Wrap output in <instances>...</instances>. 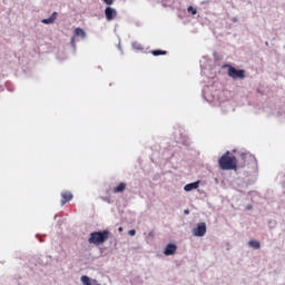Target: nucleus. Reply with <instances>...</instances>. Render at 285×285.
Here are the masks:
<instances>
[{"instance_id":"1","label":"nucleus","mask_w":285,"mask_h":285,"mask_svg":"<svg viewBox=\"0 0 285 285\" xmlns=\"http://www.w3.org/2000/svg\"><path fill=\"white\" fill-rule=\"evenodd\" d=\"M220 170H237V158L230 156V151H226L218 160Z\"/></svg>"},{"instance_id":"2","label":"nucleus","mask_w":285,"mask_h":285,"mask_svg":"<svg viewBox=\"0 0 285 285\" xmlns=\"http://www.w3.org/2000/svg\"><path fill=\"white\" fill-rule=\"evenodd\" d=\"M110 239V230L104 229L100 232H92L89 235L88 243L94 244L95 246H101V244H106Z\"/></svg>"},{"instance_id":"3","label":"nucleus","mask_w":285,"mask_h":285,"mask_svg":"<svg viewBox=\"0 0 285 285\" xmlns=\"http://www.w3.org/2000/svg\"><path fill=\"white\" fill-rule=\"evenodd\" d=\"M226 68H228L227 75L232 79H246V71L244 69H236L230 65H226Z\"/></svg>"},{"instance_id":"4","label":"nucleus","mask_w":285,"mask_h":285,"mask_svg":"<svg viewBox=\"0 0 285 285\" xmlns=\"http://www.w3.org/2000/svg\"><path fill=\"white\" fill-rule=\"evenodd\" d=\"M206 235V223H198L197 227L193 229L194 237H204Z\"/></svg>"},{"instance_id":"5","label":"nucleus","mask_w":285,"mask_h":285,"mask_svg":"<svg viewBox=\"0 0 285 285\" xmlns=\"http://www.w3.org/2000/svg\"><path fill=\"white\" fill-rule=\"evenodd\" d=\"M240 161V167L244 168V166H248L250 163L255 161V156L249 153L242 154Z\"/></svg>"},{"instance_id":"6","label":"nucleus","mask_w":285,"mask_h":285,"mask_svg":"<svg viewBox=\"0 0 285 285\" xmlns=\"http://www.w3.org/2000/svg\"><path fill=\"white\" fill-rule=\"evenodd\" d=\"M117 9L112 7H107L105 9V17L107 21H115V19H117Z\"/></svg>"},{"instance_id":"7","label":"nucleus","mask_w":285,"mask_h":285,"mask_svg":"<svg viewBox=\"0 0 285 285\" xmlns=\"http://www.w3.org/2000/svg\"><path fill=\"white\" fill-rule=\"evenodd\" d=\"M61 206H66V204H68V202H72V193L70 191H62L61 193Z\"/></svg>"},{"instance_id":"8","label":"nucleus","mask_w":285,"mask_h":285,"mask_svg":"<svg viewBox=\"0 0 285 285\" xmlns=\"http://www.w3.org/2000/svg\"><path fill=\"white\" fill-rule=\"evenodd\" d=\"M175 253H177V245L168 244L165 247L164 255H166L167 257L170 256V255H175Z\"/></svg>"},{"instance_id":"9","label":"nucleus","mask_w":285,"mask_h":285,"mask_svg":"<svg viewBox=\"0 0 285 285\" xmlns=\"http://www.w3.org/2000/svg\"><path fill=\"white\" fill-rule=\"evenodd\" d=\"M199 188V181L190 183L185 185L184 190L186 193H190V190H197Z\"/></svg>"},{"instance_id":"10","label":"nucleus","mask_w":285,"mask_h":285,"mask_svg":"<svg viewBox=\"0 0 285 285\" xmlns=\"http://www.w3.org/2000/svg\"><path fill=\"white\" fill-rule=\"evenodd\" d=\"M53 21H57V12L56 11L48 19H42L41 23L49 26Z\"/></svg>"},{"instance_id":"11","label":"nucleus","mask_w":285,"mask_h":285,"mask_svg":"<svg viewBox=\"0 0 285 285\" xmlns=\"http://www.w3.org/2000/svg\"><path fill=\"white\" fill-rule=\"evenodd\" d=\"M248 246H250L255 250H259V248H262V245L257 240H249Z\"/></svg>"},{"instance_id":"12","label":"nucleus","mask_w":285,"mask_h":285,"mask_svg":"<svg viewBox=\"0 0 285 285\" xmlns=\"http://www.w3.org/2000/svg\"><path fill=\"white\" fill-rule=\"evenodd\" d=\"M75 35H76V37H81L82 39H86V31L81 28H76Z\"/></svg>"},{"instance_id":"13","label":"nucleus","mask_w":285,"mask_h":285,"mask_svg":"<svg viewBox=\"0 0 285 285\" xmlns=\"http://www.w3.org/2000/svg\"><path fill=\"white\" fill-rule=\"evenodd\" d=\"M126 190V183H119V185L114 188V193H124Z\"/></svg>"},{"instance_id":"14","label":"nucleus","mask_w":285,"mask_h":285,"mask_svg":"<svg viewBox=\"0 0 285 285\" xmlns=\"http://www.w3.org/2000/svg\"><path fill=\"white\" fill-rule=\"evenodd\" d=\"M151 55H154V57H159L161 55H168V51H164V50L157 49V50H153Z\"/></svg>"},{"instance_id":"15","label":"nucleus","mask_w":285,"mask_h":285,"mask_svg":"<svg viewBox=\"0 0 285 285\" xmlns=\"http://www.w3.org/2000/svg\"><path fill=\"white\" fill-rule=\"evenodd\" d=\"M187 12H191V14H197V9H195L193 6H189L187 8Z\"/></svg>"},{"instance_id":"16","label":"nucleus","mask_w":285,"mask_h":285,"mask_svg":"<svg viewBox=\"0 0 285 285\" xmlns=\"http://www.w3.org/2000/svg\"><path fill=\"white\" fill-rule=\"evenodd\" d=\"M104 3H106L107 6H112L115 3V0H102Z\"/></svg>"},{"instance_id":"17","label":"nucleus","mask_w":285,"mask_h":285,"mask_svg":"<svg viewBox=\"0 0 285 285\" xmlns=\"http://www.w3.org/2000/svg\"><path fill=\"white\" fill-rule=\"evenodd\" d=\"M128 235H130V237H135V235H137V232L135 229H131L128 232Z\"/></svg>"},{"instance_id":"18","label":"nucleus","mask_w":285,"mask_h":285,"mask_svg":"<svg viewBox=\"0 0 285 285\" xmlns=\"http://www.w3.org/2000/svg\"><path fill=\"white\" fill-rule=\"evenodd\" d=\"M184 214H185V215H190V210L185 209V210H184Z\"/></svg>"},{"instance_id":"19","label":"nucleus","mask_w":285,"mask_h":285,"mask_svg":"<svg viewBox=\"0 0 285 285\" xmlns=\"http://www.w3.org/2000/svg\"><path fill=\"white\" fill-rule=\"evenodd\" d=\"M71 43L75 46V37L71 38Z\"/></svg>"},{"instance_id":"20","label":"nucleus","mask_w":285,"mask_h":285,"mask_svg":"<svg viewBox=\"0 0 285 285\" xmlns=\"http://www.w3.org/2000/svg\"><path fill=\"white\" fill-rule=\"evenodd\" d=\"M118 230L121 233V230H124V228H122V227H119Z\"/></svg>"},{"instance_id":"21","label":"nucleus","mask_w":285,"mask_h":285,"mask_svg":"<svg viewBox=\"0 0 285 285\" xmlns=\"http://www.w3.org/2000/svg\"><path fill=\"white\" fill-rule=\"evenodd\" d=\"M247 208H248V210H250V208H253V206L249 205V206H247Z\"/></svg>"}]
</instances>
